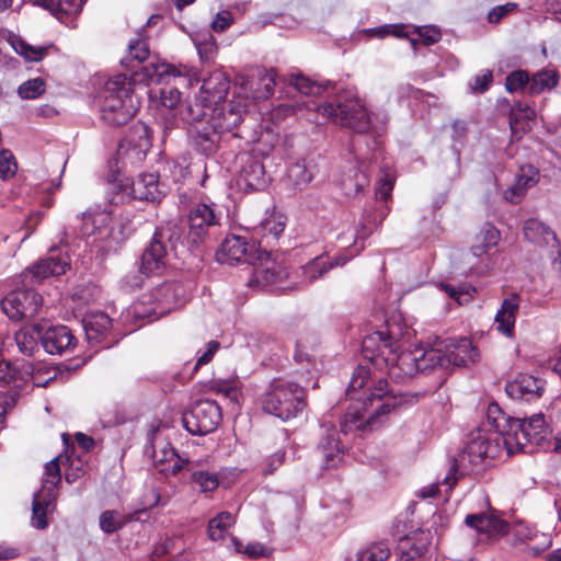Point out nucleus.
Masks as SVG:
<instances>
[{
	"instance_id": "nucleus-1",
	"label": "nucleus",
	"mask_w": 561,
	"mask_h": 561,
	"mask_svg": "<svg viewBox=\"0 0 561 561\" xmlns=\"http://www.w3.org/2000/svg\"><path fill=\"white\" fill-rule=\"evenodd\" d=\"M410 335L411 330L401 314H392L378 330L363 337L362 354L376 369L386 370L397 382H404L417 373L446 369L448 358L444 357V342L430 348L416 346L412 351H402V343Z\"/></svg>"
},
{
	"instance_id": "nucleus-2",
	"label": "nucleus",
	"mask_w": 561,
	"mask_h": 561,
	"mask_svg": "<svg viewBox=\"0 0 561 561\" xmlns=\"http://www.w3.org/2000/svg\"><path fill=\"white\" fill-rule=\"evenodd\" d=\"M346 396L351 404L340 423L344 434L354 430H375L382 417L403 401L401 394L389 388L386 379L371 380L369 370L360 365L353 371Z\"/></svg>"
},
{
	"instance_id": "nucleus-3",
	"label": "nucleus",
	"mask_w": 561,
	"mask_h": 561,
	"mask_svg": "<svg viewBox=\"0 0 561 561\" xmlns=\"http://www.w3.org/2000/svg\"><path fill=\"white\" fill-rule=\"evenodd\" d=\"M244 114L247 105L242 100H230L222 108L198 104L188 106L184 119L194 148L202 154L211 156L217 152L224 131L232 133L234 137H243L234 128L243 121Z\"/></svg>"
},
{
	"instance_id": "nucleus-4",
	"label": "nucleus",
	"mask_w": 561,
	"mask_h": 561,
	"mask_svg": "<svg viewBox=\"0 0 561 561\" xmlns=\"http://www.w3.org/2000/svg\"><path fill=\"white\" fill-rule=\"evenodd\" d=\"M70 267L68 253L53 247L47 257L39 260L20 275L22 287L11 290L2 300L1 309L13 321L34 318L43 306L42 296L31 286L50 276L65 274Z\"/></svg>"
},
{
	"instance_id": "nucleus-5",
	"label": "nucleus",
	"mask_w": 561,
	"mask_h": 561,
	"mask_svg": "<svg viewBox=\"0 0 561 561\" xmlns=\"http://www.w3.org/2000/svg\"><path fill=\"white\" fill-rule=\"evenodd\" d=\"M317 112L333 124L359 134L380 135L388 123V114L383 110L370 112L356 89L337 92L330 101L317 105Z\"/></svg>"
},
{
	"instance_id": "nucleus-6",
	"label": "nucleus",
	"mask_w": 561,
	"mask_h": 561,
	"mask_svg": "<svg viewBox=\"0 0 561 561\" xmlns=\"http://www.w3.org/2000/svg\"><path fill=\"white\" fill-rule=\"evenodd\" d=\"M488 417L491 426L504 435L500 438L507 455L518 451L533 453L536 446L547 440L550 433L542 413L520 420L507 416L497 403H491L488 407Z\"/></svg>"
},
{
	"instance_id": "nucleus-7",
	"label": "nucleus",
	"mask_w": 561,
	"mask_h": 561,
	"mask_svg": "<svg viewBox=\"0 0 561 561\" xmlns=\"http://www.w3.org/2000/svg\"><path fill=\"white\" fill-rule=\"evenodd\" d=\"M137 110L130 77L119 73L110 78L101 92V118L111 126H119L126 124Z\"/></svg>"
},
{
	"instance_id": "nucleus-8",
	"label": "nucleus",
	"mask_w": 561,
	"mask_h": 561,
	"mask_svg": "<svg viewBox=\"0 0 561 561\" xmlns=\"http://www.w3.org/2000/svg\"><path fill=\"white\" fill-rule=\"evenodd\" d=\"M187 290L180 282H167L142 295L131 305L128 313L136 319L153 321L184 306Z\"/></svg>"
},
{
	"instance_id": "nucleus-9",
	"label": "nucleus",
	"mask_w": 561,
	"mask_h": 561,
	"mask_svg": "<svg viewBox=\"0 0 561 561\" xmlns=\"http://www.w3.org/2000/svg\"><path fill=\"white\" fill-rule=\"evenodd\" d=\"M306 392L297 382L285 378L273 379L261 394L262 410L282 421L296 417L306 407Z\"/></svg>"
},
{
	"instance_id": "nucleus-10",
	"label": "nucleus",
	"mask_w": 561,
	"mask_h": 561,
	"mask_svg": "<svg viewBox=\"0 0 561 561\" xmlns=\"http://www.w3.org/2000/svg\"><path fill=\"white\" fill-rule=\"evenodd\" d=\"M76 226L71 227L72 232L66 230L61 243L66 248H71L75 240H70L79 229V237L85 245L94 243H105L113 238L112 213L101 207L89 209L76 218Z\"/></svg>"
},
{
	"instance_id": "nucleus-11",
	"label": "nucleus",
	"mask_w": 561,
	"mask_h": 561,
	"mask_svg": "<svg viewBox=\"0 0 561 561\" xmlns=\"http://www.w3.org/2000/svg\"><path fill=\"white\" fill-rule=\"evenodd\" d=\"M180 228L172 222L158 227L140 257L142 273L159 275L167 265V257L180 242Z\"/></svg>"
},
{
	"instance_id": "nucleus-12",
	"label": "nucleus",
	"mask_w": 561,
	"mask_h": 561,
	"mask_svg": "<svg viewBox=\"0 0 561 561\" xmlns=\"http://www.w3.org/2000/svg\"><path fill=\"white\" fill-rule=\"evenodd\" d=\"M500 436H503L502 432L493 428L486 416V422L483 423L482 428H479L477 433L471 435L470 440L461 453L459 458L460 465L463 466L465 462H468L473 468L480 465L488 466L505 449Z\"/></svg>"
},
{
	"instance_id": "nucleus-13",
	"label": "nucleus",
	"mask_w": 561,
	"mask_h": 561,
	"mask_svg": "<svg viewBox=\"0 0 561 561\" xmlns=\"http://www.w3.org/2000/svg\"><path fill=\"white\" fill-rule=\"evenodd\" d=\"M144 454L151 458L153 467L164 476H176L188 466V459L181 457L162 437L159 426L153 424L147 433Z\"/></svg>"
},
{
	"instance_id": "nucleus-14",
	"label": "nucleus",
	"mask_w": 561,
	"mask_h": 561,
	"mask_svg": "<svg viewBox=\"0 0 561 561\" xmlns=\"http://www.w3.org/2000/svg\"><path fill=\"white\" fill-rule=\"evenodd\" d=\"M376 220L370 219V214L365 210L362 220L356 227H347L336 234V248L342 252L335 259L336 266H343L351 259L359 254L365 248V240L377 228Z\"/></svg>"
},
{
	"instance_id": "nucleus-15",
	"label": "nucleus",
	"mask_w": 561,
	"mask_h": 561,
	"mask_svg": "<svg viewBox=\"0 0 561 561\" xmlns=\"http://www.w3.org/2000/svg\"><path fill=\"white\" fill-rule=\"evenodd\" d=\"M501 239L500 231L492 225H484L476 236V242L468 252L463 254V260L468 264V268H463L462 273L467 275H480L485 273L489 267V259L483 256L499 244Z\"/></svg>"
},
{
	"instance_id": "nucleus-16",
	"label": "nucleus",
	"mask_w": 561,
	"mask_h": 561,
	"mask_svg": "<svg viewBox=\"0 0 561 561\" xmlns=\"http://www.w3.org/2000/svg\"><path fill=\"white\" fill-rule=\"evenodd\" d=\"M221 409L214 400L197 401L192 409L183 414L182 422L192 435H206L214 432L221 421Z\"/></svg>"
},
{
	"instance_id": "nucleus-17",
	"label": "nucleus",
	"mask_w": 561,
	"mask_h": 561,
	"mask_svg": "<svg viewBox=\"0 0 561 561\" xmlns=\"http://www.w3.org/2000/svg\"><path fill=\"white\" fill-rule=\"evenodd\" d=\"M221 216L218 205L213 202L194 205L188 214L187 241L198 247L208 237L209 229L220 224Z\"/></svg>"
},
{
	"instance_id": "nucleus-18",
	"label": "nucleus",
	"mask_w": 561,
	"mask_h": 561,
	"mask_svg": "<svg viewBox=\"0 0 561 561\" xmlns=\"http://www.w3.org/2000/svg\"><path fill=\"white\" fill-rule=\"evenodd\" d=\"M151 148V133L147 125L137 123L133 125L128 134L118 144L117 156L130 163H137L145 159Z\"/></svg>"
},
{
	"instance_id": "nucleus-19",
	"label": "nucleus",
	"mask_w": 561,
	"mask_h": 561,
	"mask_svg": "<svg viewBox=\"0 0 561 561\" xmlns=\"http://www.w3.org/2000/svg\"><path fill=\"white\" fill-rule=\"evenodd\" d=\"M230 89L229 79L221 71H214L203 80L198 101L199 106L219 107L227 106L226 96Z\"/></svg>"
},
{
	"instance_id": "nucleus-20",
	"label": "nucleus",
	"mask_w": 561,
	"mask_h": 561,
	"mask_svg": "<svg viewBox=\"0 0 561 561\" xmlns=\"http://www.w3.org/2000/svg\"><path fill=\"white\" fill-rule=\"evenodd\" d=\"M320 427L318 451L322 456L324 468H334L343 460L345 448L340 442L335 425L331 421L323 419Z\"/></svg>"
},
{
	"instance_id": "nucleus-21",
	"label": "nucleus",
	"mask_w": 561,
	"mask_h": 561,
	"mask_svg": "<svg viewBox=\"0 0 561 561\" xmlns=\"http://www.w3.org/2000/svg\"><path fill=\"white\" fill-rule=\"evenodd\" d=\"M275 77L276 72L273 69L257 70L255 75L247 78L243 82V93L245 94V99L233 98L232 100H242L248 106V99H252L253 101L268 99L274 92L276 84Z\"/></svg>"
},
{
	"instance_id": "nucleus-22",
	"label": "nucleus",
	"mask_w": 561,
	"mask_h": 561,
	"mask_svg": "<svg viewBox=\"0 0 561 561\" xmlns=\"http://www.w3.org/2000/svg\"><path fill=\"white\" fill-rule=\"evenodd\" d=\"M252 247L247 238L230 234L221 242L220 248L216 252V260L220 264L233 265L240 262H250Z\"/></svg>"
},
{
	"instance_id": "nucleus-23",
	"label": "nucleus",
	"mask_w": 561,
	"mask_h": 561,
	"mask_svg": "<svg viewBox=\"0 0 561 561\" xmlns=\"http://www.w3.org/2000/svg\"><path fill=\"white\" fill-rule=\"evenodd\" d=\"M41 344L46 353L61 355L75 347L76 337L68 327L53 325L41 330Z\"/></svg>"
},
{
	"instance_id": "nucleus-24",
	"label": "nucleus",
	"mask_w": 561,
	"mask_h": 561,
	"mask_svg": "<svg viewBox=\"0 0 561 561\" xmlns=\"http://www.w3.org/2000/svg\"><path fill=\"white\" fill-rule=\"evenodd\" d=\"M444 357L448 358L446 369L467 366L474 363L479 356L478 350L467 337L457 341H443Z\"/></svg>"
},
{
	"instance_id": "nucleus-25",
	"label": "nucleus",
	"mask_w": 561,
	"mask_h": 561,
	"mask_svg": "<svg viewBox=\"0 0 561 561\" xmlns=\"http://www.w3.org/2000/svg\"><path fill=\"white\" fill-rule=\"evenodd\" d=\"M520 297L511 294L504 298L494 317L495 330L507 339L515 336V322L519 310Z\"/></svg>"
},
{
	"instance_id": "nucleus-26",
	"label": "nucleus",
	"mask_w": 561,
	"mask_h": 561,
	"mask_svg": "<svg viewBox=\"0 0 561 561\" xmlns=\"http://www.w3.org/2000/svg\"><path fill=\"white\" fill-rule=\"evenodd\" d=\"M545 382L530 375H522L505 387L507 396L514 400L534 401L539 399L543 393Z\"/></svg>"
},
{
	"instance_id": "nucleus-27",
	"label": "nucleus",
	"mask_w": 561,
	"mask_h": 561,
	"mask_svg": "<svg viewBox=\"0 0 561 561\" xmlns=\"http://www.w3.org/2000/svg\"><path fill=\"white\" fill-rule=\"evenodd\" d=\"M538 181V169L530 164L522 165L515 176L514 184L505 190L504 198L512 204L519 203L525 196L526 192L534 187Z\"/></svg>"
},
{
	"instance_id": "nucleus-28",
	"label": "nucleus",
	"mask_w": 561,
	"mask_h": 561,
	"mask_svg": "<svg viewBox=\"0 0 561 561\" xmlns=\"http://www.w3.org/2000/svg\"><path fill=\"white\" fill-rule=\"evenodd\" d=\"M428 538L424 533L402 538L398 543L396 561H430L425 558Z\"/></svg>"
},
{
	"instance_id": "nucleus-29",
	"label": "nucleus",
	"mask_w": 561,
	"mask_h": 561,
	"mask_svg": "<svg viewBox=\"0 0 561 561\" xmlns=\"http://www.w3.org/2000/svg\"><path fill=\"white\" fill-rule=\"evenodd\" d=\"M131 195L135 199L159 202L163 193L159 186V175L156 173H141L131 183Z\"/></svg>"
},
{
	"instance_id": "nucleus-30",
	"label": "nucleus",
	"mask_w": 561,
	"mask_h": 561,
	"mask_svg": "<svg viewBox=\"0 0 561 561\" xmlns=\"http://www.w3.org/2000/svg\"><path fill=\"white\" fill-rule=\"evenodd\" d=\"M82 327L89 343H101L110 333L112 319L102 311L91 312L82 320Z\"/></svg>"
},
{
	"instance_id": "nucleus-31",
	"label": "nucleus",
	"mask_w": 561,
	"mask_h": 561,
	"mask_svg": "<svg viewBox=\"0 0 561 561\" xmlns=\"http://www.w3.org/2000/svg\"><path fill=\"white\" fill-rule=\"evenodd\" d=\"M525 238L539 247L558 248V239L556 233L545 222L529 218L523 226Z\"/></svg>"
},
{
	"instance_id": "nucleus-32",
	"label": "nucleus",
	"mask_w": 561,
	"mask_h": 561,
	"mask_svg": "<svg viewBox=\"0 0 561 561\" xmlns=\"http://www.w3.org/2000/svg\"><path fill=\"white\" fill-rule=\"evenodd\" d=\"M238 159L241 162L240 179L245 185L252 190L263 186L265 184V170L262 162L245 153L239 156Z\"/></svg>"
},
{
	"instance_id": "nucleus-33",
	"label": "nucleus",
	"mask_w": 561,
	"mask_h": 561,
	"mask_svg": "<svg viewBox=\"0 0 561 561\" xmlns=\"http://www.w3.org/2000/svg\"><path fill=\"white\" fill-rule=\"evenodd\" d=\"M287 277V271L275 261L267 260L254 267L252 282L262 287L280 285Z\"/></svg>"
},
{
	"instance_id": "nucleus-34",
	"label": "nucleus",
	"mask_w": 561,
	"mask_h": 561,
	"mask_svg": "<svg viewBox=\"0 0 561 561\" xmlns=\"http://www.w3.org/2000/svg\"><path fill=\"white\" fill-rule=\"evenodd\" d=\"M536 112L527 103L517 101L511 108L510 127L512 135L519 138L522 134L530 129V123L535 118Z\"/></svg>"
},
{
	"instance_id": "nucleus-35",
	"label": "nucleus",
	"mask_w": 561,
	"mask_h": 561,
	"mask_svg": "<svg viewBox=\"0 0 561 561\" xmlns=\"http://www.w3.org/2000/svg\"><path fill=\"white\" fill-rule=\"evenodd\" d=\"M56 494L36 492L32 502L31 525L36 529H45L48 525L47 513L54 508Z\"/></svg>"
},
{
	"instance_id": "nucleus-36",
	"label": "nucleus",
	"mask_w": 561,
	"mask_h": 561,
	"mask_svg": "<svg viewBox=\"0 0 561 561\" xmlns=\"http://www.w3.org/2000/svg\"><path fill=\"white\" fill-rule=\"evenodd\" d=\"M314 165L306 160L293 163L287 170V186L299 192L305 190L314 176Z\"/></svg>"
},
{
	"instance_id": "nucleus-37",
	"label": "nucleus",
	"mask_w": 561,
	"mask_h": 561,
	"mask_svg": "<svg viewBox=\"0 0 561 561\" xmlns=\"http://www.w3.org/2000/svg\"><path fill=\"white\" fill-rule=\"evenodd\" d=\"M85 0H35L34 5L49 11L60 22H65V16L78 14Z\"/></svg>"
},
{
	"instance_id": "nucleus-38",
	"label": "nucleus",
	"mask_w": 561,
	"mask_h": 561,
	"mask_svg": "<svg viewBox=\"0 0 561 561\" xmlns=\"http://www.w3.org/2000/svg\"><path fill=\"white\" fill-rule=\"evenodd\" d=\"M142 78L150 83H162L170 78L182 76V71L174 65L165 61L150 62L141 67Z\"/></svg>"
},
{
	"instance_id": "nucleus-39",
	"label": "nucleus",
	"mask_w": 561,
	"mask_h": 561,
	"mask_svg": "<svg viewBox=\"0 0 561 561\" xmlns=\"http://www.w3.org/2000/svg\"><path fill=\"white\" fill-rule=\"evenodd\" d=\"M190 472V481L193 483L201 493H211L219 486V476L216 472L198 468L188 461L185 467Z\"/></svg>"
},
{
	"instance_id": "nucleus-40",
	"label": "nucleus",
	"mask_w": 561,
	"mask_h": 561,
	"mask_svg": "<svg viewBox=\"0 0 561 561\" xmlns=\"http://www.w3.org/2000/svg\"><path fill=\"white\" fill-rule=\"evenodd\" d=\"M14 340L21 354L33 356L39 350L41 329L38 325L22 328L15 333Z\"/></svg>"
},
{
	"instance_id": "nucleus-41",
	"label": "nucleus",
	"mask_w": 561,
	"mask_h": 561,
	"mask_svg": "<svg viewBox=\"0 0 561 561\" xmlns=\"http://www.w3.org/2000/svg\"><path fill=\"white\" fill-rule=\"evenodd\" d=\"M65 466L64 456H58L45 465L42 488L38 492L53 493L57 495V488L61 481L60 466Z\"/></svg>"
},
{
	"instance_id": "nucleus-42",
	"label": "nucleus",
	"mask_w": 561,
	"mask_h": 561,
	"mask_svg": "<svg viewBox=\"0 0 561 561\" xmlns=\"http://www.w3.org/2000/svg\"><path fill=\"white\" fill-rule=\"evenodd\" d=\"M236 524V517L229 512H220L209 519L207 526L208 537L213 541L222 540L227 531Z\"/></svg>"
},
{
	"instance_id": "nucleus-43",
	"label": "nucleus",
	"mask_w": 561,
	"mask_h": 561,
	"mask_svg": "<svg viewBox=\"0 0 561 561\" xmlns=\"http://www.w3.org/2000/svg\"><path fill=\"white\" fill-rule=\"evenodd\" d=\"M559 82V75L552 69H542L529 77V93L540 94L552 90Z\"/></svg>"
},
{
	"instance_id": "nucleus-44",
	"label": "nucleus",
	"mask_w": 561,
	"mask_h": 561,
	"mask_svg": "<svg viewBox=\"0 0 561 561\" xmlns=\"http://www.w3.org/2000/svg\"><path fill=\"white\" fill-rule=\"evenodd\" d=\"M335 265V259L331 262L323 256L314 257L306 265L301 266L302 283L310 284L324 274H327Z\"/></svg>"
},
{
	"instance_id": "nucleus-45",
	"label": "nucleus",
	"mask_w": 561,
	"mask_h": 561,
	"mask_svg": "<svg viewBox=\"0 0 561 561\" xmlns=\"http://www.w3.org/2000/svg\"><path fill=\"white\" fill-rule=\"evenodd\" d=\"M369 184L368 168L360 161L354 176L347 175L342 180V188L347 196L356 195Z\"/></svg>"
},
{
	"instance_id": "nucleus-46",
	"label": "nucleus",
	"mask_w": 561,
	"mask_h": 561,
	"mask_svg": "<svg viewBox=\"0 0 561 561\" xmlns=\"http://www.w3.org/2000/svg\"><path fill=\"white\" fill-rule=\"evenodd\" d=\"M15 53L22 56L26 61L37 62L41 61L46 55L49 46H33L26 43L23 38L16 37L11 42Z\"/></svg>"
},
{
	"instance_id": "nucleus-47",
	"label": "nucleus",
	"mask_w": 561,
	"mask_h": 561,
	"mask_svg": "<svg viewBox=\"0 0 561 561\" xmlns=\"http://www.w3.org/2000/svg\"><path fill=\"white\" fill-rule=\"evenodd\" d=\"M330 81H327L324 84L310 80L309 78L302 75H293L289 79V85L298 91L299 93L308 96V95H319L324 92L329 85Z\"/></svg>"
},
{
	"instance_id": "nucleus-48",
	"label": "nucleus",
	"mask_w": 561,
	"mask_h": 561,
	"mask_svg": "<svg viewBox=\"0 0 561 561\" xmlns=\"http://www.w3.org/2000/svg\"><path fill=\"white\" fill-rule=\"evenodd\" d=\"M468 527L476 529L478 533H492L502 530L505 524L494 519L485 514H470L465 518Z\"/></svg>"
},
{
	"instance_id": "nucleus-49",
	"label": "nucleus",
	"mask_w": 561,
	"mask_h": 561,
	"mask_svg": "<svg viewBox=\"0 0 561 561\" xmlns=\"http://www.w3.org/2000/svg\"><path fill=\"white\" fill-rule=\"evenodd\" d=\"M390 557V548L386 542H375L357 553V561H386Z\"/></svg>"
},
{
	"instance_id": "nucleus-50",
	"label": "nucleus",
	"mask_w": 561,
	"mask_h": 561,
	"mask_svg": "<svg viewBox=\"0 0 561 561\" xmlns=\"http://www.w3.org/2000/svg\"><path fill=\"white\" fill-rule=\"evenodd\" d=\"M134 518V516H130L129 520ZM127 522L128 519L123 517L117 511L108 510L100 516V528L106 534H113L123 528Z\"/></svg>"
},
{
	"instance_id": "nucleus-51",
	"label": "nucleus",
	"mask_w": 561,
	"mask_h": 561,
	"mask_svg": "<svg viewBox=\"0 0 561 561\" xmlns=\"http://www.w3.org/2000/svg\"><path fill=\"white\" fill-rule=\"evenodd\" d=\"M46 90V83L42 78L28 79L18 88V94L23 100H34L39 98Z\"/></svg>"
},
{
	"instance_id": "nucleus-52",
	"label": "nucleus",
	"mask_w": 561,
	"mask_h": 561,
	"mask_svg": "<svg viewBox=\"0 0 561 561\" xmlns=\"http://www.w3.org/2000/svg\"><path fill=\"white\" fill-rule=\"evenodd\" d=\"M302 108H306L308 111H311V110L317 111V104L314 102H307V101H299V102H294V103H283L273 110L272 116L275 119H283L285 117L296 114L299 111H302Z\"/></svg>"
},
{
	"instance_id": "nucleus-53",
	"label": "nucleus",
	"mask_w": 561,
	"mask_h": 561,
	"mask_svg": "<svg viewBox=\"0 0 561 561\" xmlns=\"http://www.w3.org/2000/svg\"><path fill=\"white\" fill-rule=\"evenodd\" d=\"M285 217L282 214H272L261 222V229L264 233L277 239L285 229Z\"/></svg>"
},
{
	"instance_id": "nucleus-54",
	"label": "nucleus",
	"mask_w": 561,
	"mask_h": 561,
	"mask_svg": "<svg viewBox=\"0 0 561 561\" xmlns=\"http://www.w3.org/2000/svg\"><path fill=\"white\" fill-rule=\"evenodd\" d=\"M526 87L529 88V75L526 70H514L506 77L505 89L507 92L514 93Z\"/></svg>"
},
{
	"instance_id": "nucleus-55",
	"label": "nucleus",
	"mask_w": 561,
	"mask_h": 561,
	"mask_svg": "<svg viewBox=\"0 0 561 561\" xmlns=\"http://www.w3.org/2000/svg\"><path fill=\"white\" fill-rule=\"evenodd\" d=\"M65 466L67 467L65 472V479L68 483H73L82 473L85 460L81 456L72 458L69 455L64 457Z\"/></svg>"
},
{
	"instance_id": "nucleus-56",
	"label": "nucleus",
	"mask_w": 561,
	"mask_h": 561,
	"mask_svg": "<svg viewBox=\"0 0 561 561\" xmlns=\"http://www.w3.org/2000/svg\"><path fill=\"white\" fill-rule=\"evenodd\" d=\"M443 290L450 297L454 298L459 305L469 301L473 298L476 289L470 286L455 287L448 284L440 285Z\"/></svg>"
},
{
	"instance_id": "nucleus-57",
	"label": "nucleus",
	"mask_w": 561,
	"mask_h": 561,
	"mask_svg": "<svg viewBox=\"0 0 561 561\" xmlns=\"http://www.w3.org/2000/svg\"><path fill=\"white\" fill-rule=\"evenodd\" d=\"M128 57L138 65L142 64L149 57V46L145 38L130 41L128 45Z\"/></svg>"
},
{
	"instance_id": "nucleus-58",
	"label": "nucleus",
	"mask_w": 561,
	"mask_h": 561,
	"mask_svg": "<svg viewBox=\"0 0 561 561\" xmlns=\"http://www.w3.org/2000/svg\"><path fill=\"white\" fill-rule=\"evenodd\" d=\"M493 80V72L489 69L481 70L470 82V89L474 93H484Z\"/></svg>"
},
{
	"instance_id": "nucleus-59",
	"label": "nucleus",
	"mask_w": 561,
	"mask_h": 561,
	"mask_svg": "<svg viewBox=\"0 0 561 561\" xmlns=\"http://www.w3.org/2000/svg\"><path fill=\"white\" fill-rule=\"evenodd\" d=\"M16 162L14 156L10 150L0 151V176L2 179L14 175L16 171Z\"/></svg>"
},
{
	"instance_id": "nucleus-60",
	"label": "nucleus",
	"mask_w": 561,
	"mask_h": 561,
	"mask_svg": "<svg viewBox=\"0 0 561 561\" xmlns=\"http://www.w3.org/2000/svg\"><path fill=\"white\" fill-rule=\"evenodd\" d=\"M145 277H147L146 273H142L141 265L138 271L128 272L121 280V285L123 288L128 290H134L144 284Z\"/></svg>"
},
{
	"instance_id": "nucleus-61",
	"label": "nucleus",
	"mask_w": 561,
	"mask_h": 561,
	"mask_svg": "<svg viewBox=\"0 0 561 561\" xmlns=\"http://www.w3.org/2000/svg\"><path fill=\"white\" fill-rule=\"evenodd\" d=\"M213 389L230 401H237L240 393L238 387L233 382L225 380L215 381Z\"/></svg>"
},
{
	"instance_id": "nucleus-62",
	"label": "nucleus",
	"mask_w": 561,
	"mask_h": 561,
	"mask_svg": "<svg viewBox=\"0 0 561 561\" xmlns=\"http://www.w3.org/2000/svg\"><path fill=\"white\" fill-rule=\"evenodd\" d=\"M219 348H220V343L218 341H209L206 344V347L203 352L202 351L197 352V359H196L194 368L197 369L198 367L208 364L213 359L214 355L217 353V351Z\"/></svg>"
},
{
	"instance_id": "nucleus-63",
	"label": "nucleus",
	"mask_w": 561,
	"mask_h": 561,
	"mask_svg": "<svg viewBox=\"0 0 561 561\" xmlns=\"http://www.w3.org/2000/svg\"><path fill=\"white\" fill-rule=\"evenodd\" d=\"M516 8L517 3L515 2L496 5L489 11L488 21L490 23H499L505 15L513 12Z\"/></svg>"
},
{
	"instance_id": "nucleus-64",
	"label": "nucleus",
	"mask_w": 561,
	"mask_h": 561,
	"mask_svg": "<svg viewBox=\"0 0 561 561\" xmlns=\"http://www.w3.org/2000/svg\"><path fill=\"white\" fill-rule=\"evenodd\" d=\"M394 180L389 173L383 174L379 180L376 188V195L381 201H387L390 197L393 188Z\"/></svg>"
}]
</instances>
